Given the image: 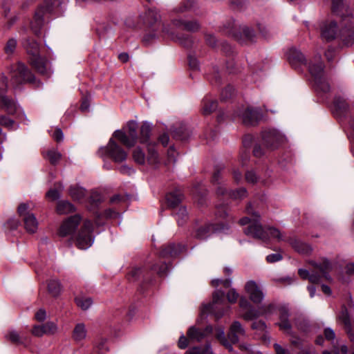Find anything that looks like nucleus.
<instances>
[{
	"mask_svg": "<svg viewBox=\"0 0 354 354\" xmlns=\"http://www.w3.org/2000/svg\"><path fill=\"white\" fill-rule=\"evenodd\" d=\"M246 212L250 216L242 218L239 220V223L241 225L249 224L248 227L244 230L246 235L252 236L254 238L266 241L270 238H276L278 240H282L281 232L274 227H265L259 222V214L254 212L251 206L248 204L246 207Z\"/></svg>",
	"mask_w": 354,
	"mask_h": 354,
	"instance_id": "f257e3e1",
	"label": "nucleus"
},
{
	"mask_svg": "<svg viewBox=\"0 0 354 354\" xmlns=\"http://www.w3.org/2000/svg\"><path fill=\"white\" fill-rule=\"evenodd\" d=\"M324 65L320 55L315 57V59L308 64V71L313 79L316 89L323 93L330 91V85L324 77Z\"/></svg>",
	"mask_w": 354,
	"mask_h": 354,
	"instance_id": "f03ea898",
	"label": "nucleus"
},
{
	"mask_svg": "<svg viewBox=\"0 0 354 354\" xmlns=\"http://www.w3.org/2000/svg\"><path fill=\"white\" fill-rule=\"evenodd\" d=\"M27 53L30 55L29 60L32 67L39 73H48L47 61L39 55V44L33 39H27L24 44Z\"/></svg>",
	"mask_w": 354,
	"mask_h": 354,
	"instance_id": "7ed1b4c3",
	"label": "nucleus"
},
{
	"mask_svg": "<svg viewBox=\"0 0 354 354\" xmlns=\"http://www.w3.org/2000/svg\"><path fill=\"white\" fill-rule=\"evenodd\" d=\"M168 266L166 263H161L158 268L156 264L147 266L143 268H134L127 274V278L129 281H137L141 277L146 281H149L151 278V272L154 271L159 275H162L166 273Z\"/></svg>",
	"mask_w": 354,
	"mask_h": 354,
	"instance_id": "20e7f679",
	"label": "nucleus"
},
{
	"mask_svg": "<svg viewBox=\"0 0 354 354\" xmlns=\"http://www.w3.org/2000/svg\"><path fill=\"white\" fill-rule=\"evenodd\" d=\"M97 153L100 156L106 155L113 162L120 163L126 160L128 153L111 138L107 145L99 149Z\"/></svg>",
	"mask_w": 354,
	"mask_h": 354,
	"instance_id": "39448f33",
	"label": "nucleus"
},
{
	"mask_svg": "<svg viewBox=\"0 0 354 354\" xmlns=\"http://www.w3.org/2000/svg\"><path fill=\"white\" fill-rule=\"evenodd\" d=\"M93 230V223L89 220L84 221L83 225L75 238V245L80 250H86L93 243L92 232Z\"/></svg>",
	"mask_w": 354,
	"mask_h": 354,
	"instance_id": "423d86ee",
	"label": "nucleus"
},
{
	"mask_svg": "<svg viewBox=\"0 0 354 354\" xmlns=\"http://www.w3.org/2000/svg\"><path fill=\"white\" fill-rule=\"evenodd\" d=\"M310 263L315 268L316 272L310 273L309 277L310 282L312 283H318L322 277L327 280L330 279L328 272L331 269V266L328 260L324 259L319 263L313 261Z\"/></svg>",
	"mask_w": 354,
	"mask_h": 354,
	"instance_id": "0eeeda50",
	"label": "nucleus"
},
{
	"mask_svg": "<svg viewBox=\"0 0 354 354\" xmlns=\"http://www.w3.org/2000/svg\"><path fill=\"white\" fill-rule=\"evenodd\" d=\"M28 204L21 203L18 207V213L22 218L27 232L34 233L36 232L38 223L35 215L28 211Z\"/></svg>",
	"mask_w": 354,
	"mask_h": 354,
	"instance_id": "6e6552de",
	"label": "nucleus"
},
{
	"mask_svg": "<svg viewBox=\"0 0 354 354\" xmlns=\"http://www.w3.org/2000/svg\"><path fill=\"white\" fill-rule=\"evenodd\" d=\"M262 138L263 145L270 150L277 149L284 140L283 136L275 129L263 131Z\"/></svg>",
	"mask_w": 354,
	"mask_h": 354,
	"instance_id": "1a4fd4ad",
	"label": "nucleus"
},
{
	"mask_svg": "<svg viewBox=\"0 0 354 354\" xmlns=\"http://www.w3.org/2000/svg\"><path fill=\"white\" fill-rule=\"evenodd\" d=\"M81 221L82 218L79 214L68 217L60 225L59 235L62 237L72 235L76 231Z\"/></svg>",
	"mask_w": 354,
	"mask_h": 354,
	"instance_id": "9d476101",
	"label": "nucleus"
},
{
	"mask_svg": "<svg viewBox=\"0 0 354 354\" xmlns=\"http://www.w3.org/2000/svg\"><path fill=\"white\" fill-rule=\"evenodd\" d=\"M338 319L344 324L345 330L354 347V318L344 306L338 315Z\"/></svg>",
	"mask_w": 354,
	"mask_h": 354,
	"instance_id": "9b49d317",
	"label": "nucleus"
},
{
	"mask_svg": "<svg viewBox=\"0 0 354 354\" xmlns=\"http://www.w3.org/2000/svg\"><path fill=\"white\" fill-rule=\"evenodd\" d=\"M339 28L333 20H326L320 25V33L322 39L330 41L335 39L338 34Z\"/></svg>",
	"mask_w": 354,
	"mask_h": 354,
	"instance_id": "f8f14e48",
	"label": "nucleus"
},
{
	"mask_svg": "<svg viewBox=\"0 0 354 354\" xmlns=\"http://www.w3.org/2000/svg\"><path fill=\"white\" fill-rule=\"evenodd\" d=\"M35 77L28 68L22 63H19L12 75V81L16 84L28 82H32Z\"/></svg>",
	"mask_w": 354,
	"mask_h": 354,
	"instance_id": "ddd939ff",
	"label": "nucleus"
},
{
	"mask_svg": "<svg viewBox=\"0 0 354 354\" xmlns=\"http://www.w3.org/2000/svg\"><path fill=\"white\" fill-rule=\"evenodd\" d=\"M245 290L254 304H260L264 299V293L254 281H249L245 285Z\"/></svg>",
	"mask_w": 354,
	"mask_h": 354,
	"instance_id": "4468645a",
	"label": "nucleus"
},
{
	"mask_svg": "<svg viewBox=\"0 0 354 354\" xmlns=\"http://www.w3.org/2000/svg\"><path fill=\"white\" fill-rule=\"evenodd\" d=\"M58 332V326L53 322H47L41 325H34L31 330L32 335L41 337L44 335H53Z\"/></svg>",
	"mask_w": 354,
	"mask_h": 354,
	"instance_id": "2eb2a0df",
	"label": "nucleus"
},
{
	"mask_svg": "<svg viewBox=\"0 0 354 354\" xmlns=\"http://www.w3.org/2000/svg\"><path fill=\"white\" fill-rule=\"evenodd\" d=\"M227 335L232 344L238 343L241 338L245 337L246 333L242 324L239 321H234L229 327Z\"/></svg>",
	"mask_w": 354,
	"mask_h": 354,
	"instance_id": "dca6fc26",
	"label": "nucleus"
},
{
	"mask_svg": "<svg viewBox=\"0 0 354 354\" xmlns=\"http://www.w3.org/2000/svg\"><path fill=\"white\" fill-rule=\"evenodd\" d=\"M239 115L241 116L243 122L245 125H254L262 118V113L260 109L257 108H245Z\"/></svg>",
	"mask_w": 354,
	"mask_h": 354,
	"instance_id": "f3484780",
	"label": "nucleus"
},
{
	"mask_svg": "<svg viewBox=\"0 0 354 354\" xmlns=\"http://www.w3.org/2000/svg\"><path fill=\"white\" fill-rule=\"evenodd\" d=\"M213 328L212 326H207L204 330H202L196 326L189 328L187 335L191 342H201L207 334L212 333Z\"/></svg>",
	"mask_w": 354,
	"mask_h": 354,
	"instance_id": "a211bd4d",
	"label": "nucleus"
},
{
	"mask_svg": "<svg viewBox=\"0 0 354 354\" xmlns=\"http://www.w3.org/2000/svg\"><path fill=\"white\" fill-rule=\"evenodd\" d=\"M87 333L86 325L82 322L77 323L72 331V339L77 343L81 342L86 339Z\"/></svg>",
	"mask_w": 354,
	"mask_h": 354,
	"instance_id": "6ab92c4d",
	"label": "nucleus"
},
{
	"mask_svg": "<svg viewBox=\"0 0 354 354\" xmlns=\"http://www.w3.org/2000/svg\"><path fill=\"white\" fill-rule=\"evenodd\" d=\"M289 63L293 67L305 64V57L304 55L296 48H291L287 54Z\"/></svg>",
	"mask_w": 354,
	"mask_h": 354,
	"instance_id": "aec40b11",
	"label": "nucleus"
},
{
	"mask_svg": "<svg viewBox=\"0 0 354 354\" xmlns=\"http://www.w3.org/2000/svg\"><path fill=\"white\" fill-rule=\"evenodd\" d=\"M184 249L185 247L180 244L169 243L162 248L160 254L162 257H174L178 255Z\"/></svg>",
	"mask_w": 354,
	"mask_h": 354,
	"instance_id": "412c9836",
	"label": "nucleus"
},
{
	"mask_svg": "<svg viewBox=\"0 0 354 354\" xmlns=\"http://www.w3.org/2000/svg\"><path fill=\"white\" fill-rule=\"evenodd\" d=\"M113 138L118 140L122 144L129 148L133 147L137 142V140L130 137L129 134L121 130L115 131L113 134Z\"/></svg>",
	"mask_w": 354,
	"mask_h": 354,
	"instance_id": "4be33fe9",
	"label": "nucleus"
},
{
	"mask_svg": "<svg viewBox=\"0 0 354 354\" xmlns=\"http://www.w3.org/2000/svg\"><path fill=\"white\" fill-rule=\"evenodd\" d=\"M43 15L44 9L40 8L36 11L34 19L31 22V29L37 35L40 33V30L44 24Z\"/></svg>",
	"mask_w": 354,
	"mask_h": 354,
	"instance_id": "5701e85b",
	"label": "nucleus"
},
{
	"mask_svg": "<svg viewBox=\"0 0 354 354\" xmlns=\"http://www.w3.org/2000/svg\"><path fill=\"white\" fill-rule=\"evenodd\" d=\"M48 293L53 297H57L62 292L63 287L57 279H50L47 282Z\"/></svg>",
	"mask_w": 354,
	"mask_h": 354,
	"instance_id": "b1692460",
	"label": "nucleus"
},
{
	"mask_svg": "<svg viewBox=\"0 0 354 354\" xmlns=\"http://www.w3.org/2000/svg\"><path fill=\"white\" fill-rule=\"evenodd\" d=\"M289 313L286 308H281L279 310V320L280 322L277 324L280 329L288 333L291 329V324L288 319Z\"/></svg>",
	"mask_w": 354,
	"mask_h": 354,
	"instance_id": "393cba45",
	"label": "nucleus"
},
{
	"mask_svg": "<svg viewBox=\"0 0 354 354\" xmlns=\"http://www.w3.org/2000/svg\"><path fill=\"white\" fill-rule=\"evenodd\" d=\"M68 194L74 201H81L86 196V191L84 188L77 185H71L68 188Z\"/></svg>",
	"mask_w": 354,
	"mask_h": 354,
	"instance_id": "a878e982",
	"label": "nucleus"
},
{
	"mask_svg": "<svg viewBox=\"0 0 354 354\" xmlns=\"http://www.w3.org/2000/svg\"><path fill=\"white\" fill-rule=\"evenodd\" d=\"M217 228L213 224H208L198 228L195 233V237L200 240L206 239L211 233L216 231Z\"/></svg>",
	"mask_w": 354,
	"mask_h": 354,
	"instance_id": "bb28decb",
	"label": "nucleus"
},
{
	"mask_svg": "<svg viewBox=\"0 0 354 354\" xmlns=\"http://www.w3.org/2000/svg\"><path fill=\"white\" fill-rule=\"evenodd\" d=\"M151 125L148 122H144L140 127L139 141L142 144L152 145L150 142Z\"/></svg>",
	"mask_w": 354,
	"mask_h": 354,
	"instance_id": "cd10ccee",
	"label": "nucleus"
},
{
	"mask_svg": "<svg viewBox=\"0 0 354 354\" xmlns=\"http://www.w3.org/2000/svg\"><path fill=\"white\" fill-rule=\"evenodd\" d=\"M1 107L9 114H14L17 109V105L14 100L7 96H1Z\"/></svg>",
	"mask_w": 354,
	"mask_h": 354,
	"instance_id": "c85d7f7f",
	"label": "nucleus"
},
{
	"mask_svg": "<svg viewBox=\"0 0 354 354\" xmlns=\"http://www.w3.org/2000/svg\"><path fill=\"white\" fill-rule=\"evenodd\" d=\"M168 205L171 207H175L183 200V194L180 190L169 193L166 196Z\"/></svg>",
	"mask_w": 354,
	"mask_h": 354,
	"instance_id": "c756f323",
	"label": "nucleus"
},
{
	"mask_svg": "<svg viewBox=\"0 0 354 354\" xmlns=\"http://www.w3.org/2000/svg\"><path fill=\"white\" fill-rule=\"evenodd\" d=\"M173 24L178 27H183L185 30L189 31H196L199 29L200 25L196 21H185L179 19H174L172 21Z\"/></svg>",
	"mask_w": 354,
	"mask_h": 354,
	"instance_id": "7c9ffc66",
	"label": "nucleus"
},
{
	"mask_svg": "<svg viewBox=\"0 0 354 354\" xmlns=\"http://www.w3.org/2000/svg\"><path fill=\"white\" fill-rule=\"evenodd\" d=\"M202 112L204 115H209L214 111L217 108V102L207 97H205L202 102Z\"/></svg>",
	"mask_w": 354,
	"mask_h": 354,
	"instance_id": "2f4dec72",
	"label": "nucleus"
},
{
	"mask_svg": "<svg viewBox=\"0 0 354 354\" xmlns=\"http://www.w3.org/2000/svg\"><path fill=\"white\" fill-rule=\"evenodd\" d=\"M216 337L219 342L226 348L230 352L233 351V347L230 343L227 336H225L224 329L223 328H218L216 330Z\"/></svg>",
	"mask_w": 354,
	"mask_h": 354,
	"instance_id": "473e14b6",
	"label": "nucleus"
},
{
	"mask_svg": "<svg viewBox=\"0 0 354 354\" xmlns=\"http://www.w3.org/2000/svg\"><path fill=\"white\" fill-rule=\"evenodd\" d=\"M145 24L152 26L160 19V15L154 9H149L142 17Z\"/></svg>",
	"mask_w": 354,
	"mask_h": 354,
	"instance_id": "72a5a7b5",
	"label": "nucleus"
},
{
	"mask_svg": "<svg viewBox=\"0 0 354 354\" xmlns=\"http://www.w3.org/2000/svg\"><path fill=\"white\" fill-rule=\"evenodd\" d=\"M75 206L68 201H61L57 203V212L59 214H67L75 212Z\"/></svg>",
	"mask_w": 354,
	"mask_h": 354,
	"instance_id": "f704fd0d",
	"label": "nucleus"
},
{
	"mask_svg": "<svg viewBox=\"0 0 354 354\" xmlns=\"http://www.w3.org/2000/svg\"><path fill=\"white\" fill-rule=\"evenodd\" d=\"M148 150V156H147V162L149 164L151 165H157L159 163V156L154 148V145H149L147 146Z\"/></svg>",
	"mask_w": 354,
	"mask_h": 354,
	"instance_id": "c9c22d12",
	"label": "nucleus"
},
{
	"mask_svg": "<svg viewBox=\"0 0 354 354\" xmlns=\"http://www.w3.org/2000/svg\"><path fill=\"white\" fill-rule=\"evenodd\" d=\"M55 187L50 189L46 194V196L52 201L58 199L60 197V192L64 189V186L61 183L55 184Z\"/></svg>",
	"mask_w": 354,
	"mask_h": 354,
	"instance_id": "e433bc0d",
	"label": "nucleus"
},
{
	"mask_svg": "<svg viewBox=\"0 0 354 354\" xmlns=\"http://www.w3.org/2000/svg\"><path fill=\"white\" fill-rule=\"evenodd\" d=\"M75 301L77 306L83 310L88 309L93 304V300L91 297H86L84 296L76 297Z\"/></svg>",
	"mask_w": 354,
	"mask_h": 354,
	"instance_id": "4c0bfd02",
	"label": "nucleus"
},
{
	"mask_svg": "<svg viewBox=\"0 0 354 354\" xmlns=\"http://www.w3.org/2000/svg\"><path fill=\"white\" fill-rule=\"evenodd\" d=\"M261 316L259 308L258 309L254 308L252 306L247 309V311L244 313L241 317L245 321H250L258 318Z\"/></svg>",
	"mask_w": 354,
	"mask_h": 354,
	"instance_id": "58836bf2",
	"label": "nucleus"
},
{
	"mask_svg": "<svg viewBox=\"0 0 354 354\" xmlns=\"http://www.w3.org/2000/svg\"><path fill=\"white\" fill-rule=\"evenodd\" d=\"M291 245L298 252L301 254H308L312 251L310 245L299 241H292Z\"/></svg>",
	"mask_w": 354,
	"mask_h": 354,
	"instance_id": "ea45409f",
	"label": "nucleus"
},
{
	"mask_svg": "<svg viewBox=\"0 0 354 354\" xmlns=\"http://www.w3.org/2000/svg\"><path fill=\"white\" fill-rule=\"evenodd\" d=\"M255 37V34L251 28L248 27H243L241 28V37H239L236 36V39L238 40H246V41H253Z\"/></svg>",
	"mask_w": 354,
	"mask_h": 354,
	"instance_id": "a19ab883",
	"label": "nucleus"
},
{
	"mask_svg": "<svg viewBox=\"0 0 354 354\" xmlns=\"http://www.w3.org/2000/svg\"><path fill=\"white\" fill-rule=\"evenodd\" d=\"M133 159V160L139 164V165H144L145 163V153L142 151V150L137 147L136 148L132 153Z\"/></svg>",
	"mask_w": 354,
	"mask_h": 354,
	"instance_id": "79ce46f5",
	"label": "nucleus"
},
{
	"mask_svg": "<svg viewBox=\"0 0 354 354\" xmlns=\"http://www.w3.org/2000/svg\"><path fill=\"white\" fill-rule=\"evenodd\" d=\"M46 158L52 165H56L61 159L62 154L55 150H49L46 153Z\"/></svg>",
	"mask_w": 354,
	"mask_h": 354,
	"instance_id": "37998d69",
	"label": "nucleus"
},
{
	"mask_svg": "<svg viewBox=\"0 0 354 354\" xmlns=\"http://www.w3.org/2000/svg\"><path fill=\"white\" fill-rule=\"evenodd\" d=\"M334 106L341 112L346 111L348 108V104L346 100L341 97H335L334 100Z\"/></svg>",
	"mask_w": 354,
	"mask_h": 354,
	"instance_id": "c03bdc74",
	"label": "nucleus"
},
{
	"mask_svg": "<svg viewBox=\"0 0 354 354\" xmlns=\"http://www.w3.org/2000/svg\"><path fill=\"white\" fill-rule=\"evenodd\" d=\"M275 307L272 304H264L259 307L261 316H268L272 315L274 311Z\"/></svg>",
	"mask_w": 354,
	"mask_h": 354,
	"instance_id": "a18cd8bd",
	"label": "nucleus"
},
{
	"mask_svg": "<svg viewBox=\"0 0 354 354\" xmlns=\"http://www.w3.org/2000/svg\"><path fill=\"white\" fill-rule=\"evenodd\" d=\"M176 215L178 218V225H183L187 218V212L186 208L185 207H180L178 212H176Z\"/></svg>",
	"mask_w": 354,
	"mask_h": 354,
	"instance_id": "49530a36",
	"label": "nucleus"
},
{
	"mask_svg": "<svg viewBox=\"0 0 354 354\" xmlns=\"http://www.w3.org/2000/svg\"><path fill=\"white\" fill-rule=\"evenodd\" d=\"M127 128H128V134L130 136V137H132L138 140V136H137V128L138 124L135 121H130L127 124Z\"/></svg>",
	"mask_w": 354,
	"mask_h": 354,
	"instance_id": "de8ad7c7",
	"label": "nucleus"
},
{
	"mask_svg": "<svg viewBox=\"0 0 354 354\" xmlns=\"http://www.w3.org/2000/svg\"><path fill=\"white\" fill-rule=\"evenodd\" d=\"M344 8L343 0H332V12L339 15Z\"/></svg>",
	"mask_w": 354,
	"mask_h": 354,
	"instance_id": "09e8293b",
	"label": "nucleus"
},
{
	"mask_svg": "<svg viewBox=\"0 0 354 354\" xmlns=\"http://www.w3.org/2000/svg\"><path fill=\"white\" fill-rule=\"evenodd\" d=\"M6 339L15 344L21 343L19 334L15 330H10L6 335Z\"/></svg>",
	"mask_w": 354,
	"mask_h": 354,
	"instance_id": "8fccbe9b",
	"label": "nucleus"
},
{
	"mask_svg": "<svg viewBox=\"0 0 354 354\" xmlns=\"http://www.w3.org/2000/svg\"><path fill=\"white\" fill-rule=\"evenodd\" d=\"M16 46H17V40L14 38H11L10 39H8V41H7L5 47H4V50H5V52L6 54H12L15 48H16Z\"/></svg>",
	"mask_w": 354,
	"mask_h": 354,
	"instance_id": "3c124183",
	"label": "nucleus"
},
{
	"mask_svg": "<svg viewBox=\"0 0 354 354\" xmlns=\"http://www.w3.org/2000/svg\"><path fill=\"white\" fill-rule=\"evenodd\" d=\"M224 292L220 290H216L212 295V304L221 303L224 299Z\"/></svg>",
	"mask_w": 354,
	"mask_h": 354,
	"instance_id": "603ef678",
	"label": "nucleus"
},
{
	"mask_svg": "<svg viewBox=\"0 0 354 354\" xmlns=\"http://www.w3.org/2000/svg\"><path fill=\"white\" fill-rule=\"evenodd\" d=\"M193 3L194 0H185L183 5L176 8L174 10L176 12H183L189 10L193 6Z\"/></svg>",
	"mask_w": 354,
	"mask_h": 354,
	"instance_id": "864d4df0",
	"label": "nucleus"
},
{
	"mask_svg": "<svg viewBox=\"0 0 354 354\" xmlns=\"http://www.w3.org/2000/svg\"><path fill=\"white\" fill-rule=\"evenodd\" d=\"M229 196L234 199L242 198L246 196V190L244 188L238 189L236 191L227 193Z\"/></svg>",
	"mask_w": 354,
	"mask_h": 354,
	"instance_id": "5fc2aeb1",
	"label": "nucleus"
},
{
	"mask_svg": "<svg viewBox=\"0 0 354 354\" xmlns=\"http://www.w3.org/2000/svg\"><path fill=\"white\" fill-rule=\"evenodd\" d=\"M227 301L231 304H234L236 302L239 295L236 292V290L234 288H231L227 293Z\"/></svg>",
	"mask_w": 354,
	"mask_h": 354,
	"instance_id": "6e6d98bb",
	"label": "nucleus"
},
{
	"mask_svg": "<svg viewBox=\"0 0 354 354\" xmlns=\"http://www.w3.org/2000/svg\"><path fill=\"white\" fill-rule=\"evenodd\" d=\"M172 39H177L178 41H179V42L183 45L186 48H189L191 47L192 44V39L190 38L189 36H182V37H178L176 38L172 37Z\"/></svg>",
	"mask_w": 354,
	"mask_h": 354,
	"instance_id": "4d7b16f0",
	"label": "nucleus"
},
{
	"mask_svg": "<svg viewBox=\"0 0 354 354\" xmlns=\"http://www.w3.org/2000/svg\"><path fill=\"white\" fill-rule=\"evenodd\" d=\"M7 82V78L4 75L0 76V98H1V96H5L4 93L8 88Z\"/></svg>",
	"mask_w": 354,
	"mask_h": 354,
	"instance_id": "13d9d810",
	"label": "nucleus"
},
{
	"mask_svg": "<svg viewBox=\"0 0 354 354\" xmlns=\"http://www.w3.org/2000/svg\"><path fill=\"white\" fill-rule=\"evenodd\" d=\"M0 124L9 129H12L15 126L14 120L6 116H2L0 118Z\"/></svg>",
	"mask_w": 354,
	"mask_h": 354,
	"instance_id": "bf43d9fd",
	"label": "nucleus"
},
{
	"mask_svg": "<svg viewBox=\"0 0 354 354\" xmlns=\"http://www.w3.org/2000/svg\"><path fill=\"white\" fill-rule=\"evenodd\" d=\"M234 89L232 86H227L221 92V97L223 100H227L234 93Z\"/></svg>",
	"mask_w": 354,
	"mask_h": 354,
	"instance_id": "052dcab7",
	"label": "nucleus"
},
{
	"mask_svg": "<svg viewBox=\"0 0 354 354\" xmlns=\"http://www.w3.org/2000/svg\"><path fill=\"white\" fill-rule=\"evenodd\" d=\"M35 319L39 322H43L46 319V312L44 308L38 310L35 315Z\"/></svg>",
	"mask_w": 354,
	"mask_h": 354,
	"instance_id": "680f3d73",
	"label": "nucleus"
},
{
	"mask_svg": "<svg viewBox=\"0 0 354 354\" xmlns=\"http://www.w3.org/2000/svg\"><path fill=\"white\" fill-rule=\"evenodd\" d=\"M252 328L263 331L266 328V323L261 320L254 322L252 324Z\"/></svg>",
	"mask_w": 354,
	"mask_h": 354,
	"instance_id": "e2e57ef3",
	"label": "nucleus"
},
{
	"mask_svg": "<svg viewBox=\"0 0 354 354\" xmlns=\"http://www.w3.org/2000/svg\"><path fill=\"white\" fill-rule=\"evenodd\" d=\"M189 341H190L187 337H186L184 335H182L178 340V346L180 349H185L187 348L189 344Z\"/></svg>",
	"mask_w": 354,
	"mask_h": 354,
	"instance_id": "0e129e2a",
	"label": "nucleus"
},
{
	"mask_svg": "<svg viewBox=\"0 0 354 354\" xmlns=\"http://www.w3.org/2000/svg\"><path fill=\"white\" fill-rule=\"evenodd\" d=\"M282 259V256L280 254H271L267 256L266 260L268 263H274Z\"/></svg>",
	"mask_w": 354,
	"mask_h": 354,
	"instance_id": "69168bd1",
	"label": "nucleus"
},
{
	"mask_svg": "<svg viewBox=\"0 0 354 354\" xmlns=\"http://www.w3.org/2000/svg\"><path fill=\"white\" fill-rule=\"evenodd\" d=\"M324 336L328 340H334L335 338V331L330 328H326L324 330Z\"/></svg>",
	"mask_w": 354,
	"mask_h": 354,
	"instance_id": "338daca9",
	"label": "nucleus"
},
{
	"mask_svg": "<svg viewBox=\"0 0 354 354\" xmlns=\"http://www.w3.org/2000/svg\"><path fill=\"white\" fill-rule=\"evenodd\" d=\"M239 306L243 310H247L252 306L249 301L244 297H241L239 300Z\"/></svg>",
	"mask_w": 354,
	"mask_h": 354,
	"instance_id": "774afa93",
	"label": "nucleus"
}]
</instances>
